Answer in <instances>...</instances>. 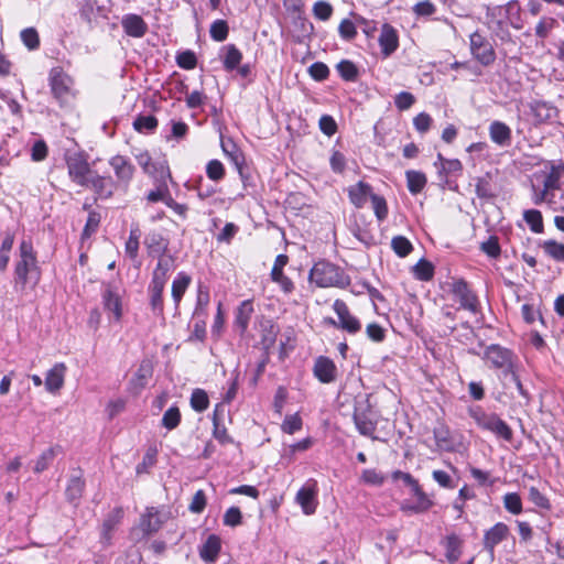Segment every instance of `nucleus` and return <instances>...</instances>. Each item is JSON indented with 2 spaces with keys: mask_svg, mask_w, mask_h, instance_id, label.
<instances>
[{
  "mask_svg": "<svg viewBox=\"0 0 564 564\" xmlns=\"http://www.w3.org/2000/svg\"><path fill=\"white\" fill-rule=\"evenodd\" d=\"M534 176L540 184H532L533 203L546 204L551 210L564 213V165L550 162Z\"/></svg>",
  "mask_w": 564,
  "mask_h": 564,
  "instance_id": "nucleus-1",
  "label": "nucleus"
},
{
  "mask_svg": "<svg viewBox=\"0 0 564 564\" xmlns=\"http://www.w3.org/2000/svg\"><path fill=\"white\" fill-rule=\"evenodd\" d=\"M13 275V288L22 295L34 290L40 283L41 268L31 240L23 239L20 242Z\"/></svg>",
  "mask_w": 564,
  "mask_h": 564,
  "instance_id": "nucleus-2",
  "label": "nucleus"
},
{
  "mask_svg": "<svg viewBox=\"0 0 564 564\" xmlns=\"http://www.w3.org/2000/svg\"><path fill=\"white\" fill-rule=\"evenodd\" d=\"M310 280L321 288L344 289L350 284L349 276L339 267L327 261H318L313 265Z\"/></svg>",
  "mask_w": 564,
  "mask_h": 564,
  "instance_id": "nucleus-3",
  "label": "nucleus"
},
{
  "mask_svg": "<svg viewBox=\"0 0 564 564\" xmlns=\"http://www.w3.org/2000/svg\"><path fill=\"white\" fill-rule=\"evenodd\" d=\"M469 416L478 427L491 432L497 437L507 442L512 440V430L495 413H487L481 406L473 405L468 409Z\"/></svg>",
  "mask_w": 564,
  "mask_h": 564,
  "instance_id": "nucleus-4",
  "label": "nucleus"
},
{
  "mask_svg": "<svg viewBox=\"0 0 564 564\" xmlns=\"http://www.w3.org/2000/svg\"><path fill=\"white\" fill-rule=\"evenodd\" d=\"M65 162L69 178L77 185L85 187L96 171L91 170L88 154L83 151H67Z\"/></svg>",
  "mask_w": 564,
  "mask_h": 564,
  "instance_id": "nucleus-5",
  "label": "nucleus"
},
{
  "mask_svg": "<svg viewBox=\"0 0 564 564\" xmlns=\"http://www.w3.org/2000/svg\"><path fill=\"white\" fill-rule=\"evenodd\" d=\"M354 422L360 434L373 437L378 423V414L367 398L357 399L354 410Z\"/></svg>",
  "mask_w": 564,
  "mask_h": 564,
  "instance_id": "nucleus-6",
  "label": "nucleus"
},
{
  "mask_svg": "<svg viewBox=\"0 0 564 564\" xmlns=\"http://www.w3.org/2000/svg\"><path fill=\"white\" fill-rule=\"evenodd\" d=\"M73 78L61 67H55L50 73V86L54 98L63 106L74 96Z\"/></svg>",
  "mask_w": 564,
  "mask_h": 564,
  "instance_id": "nucleus-7",
  "label": "nucleus"
},
{
  "mask_svg": "<svg viewBox=\"0 0 564 564\" xmlns=\"http://www.w3.org/2000/svg\"><path fill=\"white\" fill-rule=\"evenodd\" d=\"M134 159L143 173L152 177L154 181L171 178L170 167L165 160L153 161L148 151L134 153Z\"/></svg>",
  "mask_w": 564,
  "mask_h": 564,
  "instance_id": "nucleus-8",
  "label": "nucleus"
},
{
  "mask_svg": "<svg viewBox=\"0 0 564 564\" xmlns=\"http://www.w3.org/2000/svg\"><path fill=\"white\" fill-rule=\"evenodd\" d=\"M108 163L115 173V182L119 188L127 192L134 177L135 166L127 156L120 154L110 158Z\"/></svg>",
  "mask_w": 564,
  "mask_h": 564,
  "instance_id": "nucleus-9",
  "label": "nucleus"
},
{
  "mask_svg": "<svg viewBox=\"0 0 564 564\" xmlns=\"http://www.w3.org/2000/svg\"><path fill=\"white\" fill-rule=\"evenodd\" d=\"M451 292L454 299L459 303V308L466 310L471 314H477L479 312V300L465 281H453L451 284Z\"/></svg>",
  "mask_w": 564,
  "mask_h": 564,
  "instance_id": "nucleus-10",
  "label": "nucleus"
},
{
  "mask_svg": "<svg viewBox=\"0 0 564 564\" xmlns=\"http://www.w3.org/2000/svg\"><path fill=\"white\" fill-rule=\"evenodd\" d=\"M333 310L338 317V324L334 319H329V323L346 330L349 334H356L361 329L359 319L354 316L347 304L341 300H336L333 304Z\"/></svg>",
  "mask_w": 564,
  "mask_h": 564,
  "instance_id": "nucleus-11",
  "label": "nucleus"
},
{
  "mask_svg": "<svg viewBox=\"0 0 564 564\" xmlns=\"http://www.w3.org/2000/svg\"><path fill=\"white\" fill-rule=\"evenodd\" d=\"M317 485L314 480H308L296 494L295 501L306 516L315 513L317 501Z\"/></svg>",
  "mask_w": 564,
  "mask_h": 564,
  "instance_id": "nucleus-12",
  "label": "nucleus"
},
{
  "mask_svg": "<svg viewBox=\"0 0 564 564\" xmlns=\"http://www.w3.org/2000/svg\"><path fill=\"white\" fill-rule=\"evenodd\" d=\"M170 517L171 513L167 511L149 507L141 517L140 527L145 534H152L158 532Z\"/></svg>",
  "mask_w": 564,
  "mask_h": 564,
  "instance_id": "nucleus-13",
  "label": "nucleus"
},
{
  "mask_svg": "<svg viewBox=\"0 0 564 564\" xmlns=\"http://www.w3.org/2000/svg\"><path fill=\"white\" fill-rule=\"evenodd\" d=\"M86 188H91L98 198L108 199L112 197L115 191L119 188L111 176L99 175L97 172L90 177Z\"/></svg>",
  "mask_w": 564,
  "mask_h": 564,
  "instance_id": "nucleus-14",
  "label": "nucleus"
},
{
  "mask_svg": "<svg viewBox=\"0 0 564 564\" xmlns=\"http://www.w3.org/2000/svg\"><path fill=\"white\" fill-rule=\"evenodd\" d=\"M413 498L404 499L400 505V510L409 514H417L426 512L432 506L433 501L421 489L412 492Z\"/></svg>",
  "mask_w": 564,
  "mask_h": 564,
  "instance_id": "nucleus-15",
  "label": "nucleus"
},
{
  "mask_svg": "<svg viewBox=\"0 0 564 564\" xmlns=\"http://www.w3.org/2000/svg\"><path fill=\"white\" fill-rule=\"evenodd\" d=\"M486 361L497 369H509L512 366V354L510 350L499 346L490 345L485 350Z\"/></svg>",
  "mask_w": 564,
  "mask_h": 564,
  "instance_id": "nucleus-16",
  "label": "nucleus"
},
{
  "mask_svg": "<svg viewBox=\"0 0 564 564\" xmlns=\"http://www.w3.org/2000/svg\"><path fill=\"white\" fill-rule=\"evenodd\" d=\"M102 301L105 310L111 312L116 321L122 316L120 290L112 283L104 284Z\"/></svg>",
  "mask_w": 564,
  "mask_h": 564,
  "instance_id": "nucleus-17",
  "label": "nucleus"
},
{
  "mask_svg": "<svg viewBox=\"0 0 564 564\" xmlns=\"http://www.w3.org/2000/svg\"><path fill=\"white\" fill-rule=\"evenodd\" d=\"M378 42L383 57H389L399 47V35L397 30L392 25L384 23L381 28Z\"/></svg>",
  "mask_w": 564,
  "mask_h": 564,
  "instance_id": "nucleus-18",
  "label": "nucleus"
},
{
  "mask_svg": "<svg viewBox=\"0 0 564 564\" xmlns=\"http://www.w3.org/2000/svg\"><path fill=\"white\" fill-rule=\"evenodd\" d=\"M490 140L500 148L511 144L512 131L508 124L502 121L495 120L488 128Z\"/></svg>",
  "mask_w": 564,
  "mask_h": 564,
  "instance_id": "nucleus-19",
  "label": "nucleus"
},
{
  "mask_svg": "<svg viewBox=\"0 0 564 564\" xmlns=\"http://www.w3.org/2000/svg\"><path fill=\"white\" fill-rule=\"evenodd\" d=\"M66 370L64 362H57L47 371L44 382L46 391L56 393L63 388Z\"/></svg>",
  "mask_w": 564,
  "mask_h": 564,
  "instance_id": "nucleus-20",
  "label": "nucleus"
},
{
  "mask_svg": "<svg viewBox=\"0 0 564 564\" xmlns=\"http://www.w3.org/2000/svg\"><path fill=\"white\" fill-rule=\"evenodd\" d=\"M509 533V528L503 522H498L491 527L484 535V547L485 550L494 553L495 547L506 540Z\"/></svg>",
  "mask_w": 564,
  "mask_h": 564,
  "instance_id": "nucleus-21",
  "label": "nucleus"
},
{
  "mask_svg": "<svg viewBox=\"0 0 564 564\" xmlns=\"http://www.w3.org/2000/svg\"><path fill=\"white\" fill-rule=\"evenodd\" d=\"M314 375L321 382L329 383L336 379L337 368L329 358L318 357L315 361Z\"/></svg>",
  "mask_w": 564,
  "mask_h": 564,
  "instance_id": "nucleus-22",
  "label": "nucleus"
},
{
  "mask_svg": "<svg viewBox=\"0 0 564 564\" xmlns=\"http://www.w3.org/2000/svg\"><path fill=\"white\" fill-rule=\"evenodd\" d=\"M373 195L375 193L372 192V187L362 181L348 188L349 199L357 208L364 207L367 200L369 198L371 199V196Z\"/></svg>",
  "mask_w": 564,
  "mask_h": 564,
  "instance_id": "nucleus-23",
  "label": "nucleus"
},
{
  "mask_svg": "<svg viewBox=\"0 0 564 564\" xmlns=\"http://www.w3.org/2000/svg\"><path fill=\"white\" fill-rule=\"evenodd\" d=\"M284 7H286L288 11L292 12L295 25H299L301 29V35L310 34L313 26L303 17V0H284Z\"/></svg>",
  "mask_w": 564,
  "mask_h": 564,
  "instance_id": "nucleus-24",
  "label": "nucleus"
},
{
  "mask_svg": "<svg viewBox=\"0 0 564 564\" xmlns=\"http://www.w3.org/2000/svg\"><path fill=\"white\" fill-rule=\"evenodd\" d=\"M121 25L124 32L132 37H142L148 31L147 23L138 14H126L122 18Z\"/></svg>",
  "mask_w": 564,
  "mask_h": 564,
  "instance_id": "nucleus-25",
  "label": "nucleus"
},
{
  "mask_svg": "<svg viewBox=\"0 0 564 564\" xmlns=\"http://www.w3.org/2000/svg\"><path fill=\"white\" fill-rule=\"evenodd\" d=\"M152 373L153 368L151 362L148 360L142 361L130 381L132 390L135 393L140 392L148 384Z\"/></svg>",
  "mask_w": 564,
  "mask_h": 564,
  "instance_id": "nucleus-26",
  "label": "nucleus"
},
{
  "mask_svg": "<svg viewBox=\"0 0 564 564\" xmlns=\"http://www.w3.org/2000/svg\"><path fill=\"white\" fill-rule=\"evenodd\" d=\"M174 269V259L171 256L161 254L152 274V282L166 284L169 272Z\"/></svg>",
  "mask_w": 564,
  "mask_h": 564,
  "instance_id": "nucleus-27",
  "label": "nucleus"
},
{
  "mask_svg": "<svg viewBox=\"0 0 564 564\" xmlns=\"http://www.w3.org/2000/svg\"><path fill=\"white\" fill-rule=\"evenodd\" d=\"M253 314V305L251 301H243L236 312L235 326L240 335H243L248 328L250 318Z\"/></svg>",
  "mask_w": 564,
  "mask_h": 564,
  "instance_id": "nucleus-28",
  "label": "nucleus"
},
{
  "mask_svg": "<svg viewBox=\"0 0 564 564\" xmlns=\"http://www.w3.org/2000/svg\"><path fill=\"white\" fill-rule=\"evenodd\" d=\"M220 546V539L217 535L212 534L207 538L199 550V555L206 562H214L219 554Z\"/></svg>",
  "mask_w": 564,
  "mask_h": 564,
  "instance_id": "nucleus-29",
  "label": "nucleus"
},
{
  "mask_svg": "<svg viewBox=\"0 0 564 564\" xmlns=\"http://www.w3.org/2000/svg\"><path fill=\"white\" fill-rule=\"evenodd\" d=\"M445 556L452 564L456 563L462 555V540L456 534H451L444 541Z\"/></svg>",
  "mask_w": 564,
  "mask_h": 564,
  "instance_id": "nucleus-30",
  "label": "nucleus"
},
{
  "mask_svg": "<svg viewBox=\"0 0 564 564\" xmlns=\"http://www.w3.org/2000/svg\"><path fill=\"white\" fill-rule=\"evenodd\" d=\"M191 284V276L185 272H180L172 283V297L177 307L184 293Z\"/></svg>",
  "mask_w": 564,
  "mask_h": 564,
  "instance_id": "nucleus-31",
  "label": "nucleus"
},
{
  "mask_svg": "<svg viewBox=\"0 0 564 564\" xmlns=\"http://www.w3.org/2000/svg\"><path fill=\"white\" fill-rule=\"evenodd\" d=\"M165 284L152 282L149 285L150 305L155 314L163 313V290Z\"/></svg>",
  "mask_w": 564,
  "mask_h": 564,
  "instance_id": "nucleus-32",
  "label": "nucleus"
},
{
  "mask_svg": "<svg viewBox=\"0 0 564 564\" xmlns=\"http://www.w3.org/2000/svg\"><path fill=\"white\" fill-rule=\"evenodd\" d=\"M532 111L534 117L541 122L552 120L557 116V108L546 101H536L532 106Z\"/></svg>",
  "mask_w": 564,
  "mask_h": 564,
  "instance_id": "nucleus-33",
  "label": "nucleus"
},
{
  "mask_svg": "<svg viewBox=\"0 0 564 564\" xmlns=\"http://www.w3.org/2000/svg\"><path fill=\"white\" fill-rule=\"evenodd\" d=\"M433 434L435 443L440 449L447 452L453 449L451 432L446 425L438 424L437 426L434 427Z\"/></svg>",
  "mask_w": 564,
  "mask_h": 564,
  "instance_id": "nucleus-34",
  "label": "nucleus"
},
{
  "mask_svg": "<svg viewBox=\"0 0 564 564\" xmlns=\"http://www.w3.org/2000/svg\"><path fill=\"white\" fill-rule=\"evenodd\" d=\"M58 453H61V446L58 445L45 449L35 462L34 473L41 474L46 470Z\"/></svg>",
  "mask_w": 564,
  "mask_h": 564,
  "instance_id": "nucleus-35",
  "label": "nucleus"
},
{
  "mask_svg": "<svg viewBox=\"0 0 564 564\" xmlns=\"http://www.w3.org/2000/svg\"><path fill=\"white\" fill-rule=\"evenodd\" d=\"M523 219L532 232L542 234L544 231L543 216L540 210L533 208L524 210Z\"/></svg>",
  "mask_w": 564,
  "mask_h": 564,
  "instance_id": "nucleus-36",
  "label": "nucleus"
},
{
  "mask_svg": "<svg viewBox=\"0 0 564 564\" xmlns=\"http://www.w3.org/2000/svg\"><path fill=\"white\" fill-rule=\"evenodd\" d=\"M123 516V511L121 508L113 509L102 523V539L107 542L110 540L112 530L117 527V524L121 521Z\"/></svg>",
  "mask_w": 564,
  "mask_h": 564,
  "instance_id": "nucleus-37",
  "label": "nucleus"
},
{
  "mask_svg": "<svg viewBox=\"0 0 564 564\" xmlns=\"http://www.w3.org/2000/svg\"><path fill=\"white\" fill-rule=\"evenodd\" d=\"M166 182L167 180L155 181V189L150 191L147 194L145 199L149 203L163 202L164 204H166L167 199L171 196Z\"/></svg>",
  "mask_w": 564,
  "mask_h": 564,
  "instance_id": "nucleus-38",
  "label": "nucleus"
},
{
  "mask_svg": "<svg viewBox=\"0 0 564 564\" xmlns=\"http://www.w3.org/2000/svg\"><path fill=\"white\" fill-rule=\"evenodd\" d=\"M144 245L147 246L150 254L163 253L167 248L162 235L155 231L145 236Z\"/></svg>",
  "mask_w": 564,
  "mask_h": 564,
  "instance_id": "nucleus-39",
  "label": "nucleus"
},
{
  "mask_svg": "<svg viewBox=\"0 0 564 564\" xmlns=\"http://www.w3.org/2000/svg\"><path fill=\"white\" fill-rule=\"evenodd\" d=\"M541 248L543 249L544 253L551 259L558 262L564 261V243L550 239L543 241Z\"/></svg>",
  "mask_w": 564,
  "mask_h": 564,
  "instance_id": "nucleus-40",
  "label": "nucleus"
},
{
  "mask_svg": "<svg viewBox=\"0 0 564 564\" xmlns=\"http://www.w3.org/2000/svg\"><path fill=\"white\" fill-rule=\"evenodd\" d=\"M408 188L410 193L417 194L420 193L424 186L426 185V177L422 172L419 171H408L405 173Z\"/></svg>",
  "mask_w": 564,
  "mask_h": 564,
  "instance_id": "nucleus-41",
  "label": "nucleus"
},
{
  "mask_svg": "<svg viewBox=\"0 0 564 564\" xmlns=\"http://www.w3.org/2000/svg\"><path fill=\"white\" fill-rule=\"evenodd\" d=\"M339 76L346 82H356L358 78V68L349 59H343L336 65Z\"/></svg>",
  "mask_w": 564,
  "mask_h": 564,
  "instance_id": "nucleus-42",
  "label": "nucleus"
},
{
  "mask_svg": "<svg viewBox=\"0 0 564 564\" xmlns=\"http://www.w3.org/2000/svg\"><path fill=\"white\" fill-rule=\"evenodd\" d=\"M85 481L80 476H73L66 487V497L69 501L74 502L82 497Z\"/></svg>",
  "mask_w": 564,
  "mask_h": 564,
  "instance_id": "nucleus-43",
  "label": "nucleus"
},
{
  "mask_svg": "<svg viewBox=\"0 0 564 564\" xmlns=\"http://www.w3.org/2000/svg\"><path fill=\"white\" fill-rule=\"evenodd\" d=\"M503 507L511 514H520L523 510L522 500L519 494L508 492L503 496Z\"/></svg>",
  "mask_w": 564,
  "mask_h": 564,
  "instance_id": "nucleus-44",
  "label": "nucleus"
},
{
  "mask_svg": "<svg viewBox=\"0 0 564 564\" xmlns=\"http://www.w3.org/2000/svg\"><path fill=\"white\" fill-rule=\"evenodd\" d=\"M312 445L313 440L310 436L296 443L290 444L288 447H284V458L288 457L292 459L296 454L306 452L308 448H311Z\"/></svg>",
  "mask_w": 564,
  "mask_h": 564,
  "instance_id": "nucleus-45",
  "label": "nucleus"
},
{
  "mask_svg": "<svg viewBox=\"0 0 564 564\" xmlns=\"http://www.w3.org/2000/svg\"><path fill=\"white\" fill-rule=\"evenodd\" d=\"M416 279L421 281H430L434 275V267L425 259H421L413 268Z\"/></svg>",
  "mask_w": 564,
  "mask_h": 564,
  "instance_id": "nucleus-46",
  "label": "nucleus"
},
{
  "mask_svg": "<svg viewBox=\"0 0 564 564\" xmlns=\"http://www.w3.org/2000/svg\"><path fill=\"white\" fill-rule=\"evenodd\" d=\"M528 498L538 508H541L544 510L551 509V502H550L549 498L543 492H541L539 488H536L534 486L529 487Z\"/></svg>",
  "mask_w": 564,
  "mask_h": 564,
  "instance_id": "nucleus-47",
  "label": "nucleus"
},
{
  "mask_svg": "<svg viewBox=\"0 0 564 564\" xmlns=\"http://www.w3.org/2000/svg\"><path fill=\"white\" fill-rule=\"evenodd\" d=\"M209 405L207 393L202 389H195L191 397V406L196 412L205 411Z\"/></svg>",
  "mask_w": 564,
  "mask_h": 564,
  "instance_id": "nucleus-48",
  "label": "nucleus"
},
{
  "mask_svg": "<svg viewBox=\"0 0 564 564\" xmlns=\"http://www.w3.org/2000/svg\"><path fill=\"white\" fill-rule=\"evenodd\" d=\"M229 32L228 24L225 20H216L210 25V36L217 42H223L227 39Z\"/></svg>",
  "mask_w": 564,
  "mask_h": 564,
  "instance_id": "nucleus-49",
  "label": "nucleus"
},
{
  "mask_svg": "<svg viewBox=\"0 0 564 564\" xmlns=\"http://www.w3.org/2000/svg\"><path fill=\"white\" fill-rule=\"evenodd\" d=\"M141 232L138 227L132 228L130 230L129 238L126 242V253L131 258L134 259L138 256L139 251V239H140Z\"/></svg>",
  "mask_w": 564,
  "mask_h": 564,
  "instance_id": "nucleus-50",
  "label": "nucleus"
},
{
  "mask_svg": "<svg viewBox=\"0 0 564 564\" xmlns=\"http://www.w3.org/2000/svg\"><path fill=\"white\" fill-rule=\"evenodd\" d=\"M437 160L441 162V173H445L446 175L449 174H457L460 173L463 170V165L459 160L457 159H444L442 154L437 155Z\"/></svg>",
  "mask_w": 564,
  "mask_h": 564,
  "instance_id": "nucleus-51",
  "label": "nucleus"
},
{
  "mask_svg": "<svg viewBox=\"0 0 564 564\" xmlns=\"http://www.w3.org/2000/svg\"><path fill=\"white\" fill-rule=\"evenodd\" d=\"M391 247L399 257H406L413 249L412 243L403 236L394 237Z\"/></svg>",
  "mask_w": 564,
  "mask_h": 564,
  "instance_id": "nucleus-52",
  "label": "nucleus"
},
{
  "mask_svg": "<svg viewBox=\"0 0 564 564\" xmlns=\"http://www.w3.org/2000/svg\"><path fill=\"white\" fill-rule=\"evenodd\" d=\"M21 40L29 50H36L40 46L39 33L34 28H26L21 31Z\"/></svg>",
  "mask_w": 564,
  "mask_h": 564,
  "instance_id": "nucleus-53",
  "label": "nucleus"
},
{
  "mask_svg": "<svg viewBox=\"0 0 564 564\" xmlns=\"http://www.w3.org/2000/svg\"><path fill=\"white\" fill-rule=\"evenodd\" d=\"M181 421V413L177 406H171L165 411L162 417V425L167 430L175 429Z\"/></svg>",
  "mask_w": 564,
  "mask_h": 564,
  "instance_id": "nucleus-54",
  "label": "nucleus"
},
{
  "mask_svg": "<svg viewBox=\"0 0 564 564\" xmlns=\"http://www.w3.org/2000/svg\"><path fill=\"white\" fill-rule=\"evenodd\" d=\"M156 127L158 119L154 116H139L133 122V128L138 132L152 131Z\"/></svg>",
  "mask_w": 564,
  "mask_h": 564,
  "instance_id": "nucleus-55",
  "label": "nucleus"
},
{
  "mask_svg": "<svg viewBox=\"0 0 564 564\" xmlns=\"http://www.w3.org/2000/svg\"><path fill=\"white\" fill-rule=\"evenodd\" d=\"M370 200L376 217L379 221H383L388 216V206L384 197L375 194Z\"/></svg>",
  "mask_w": 564,
  "mask_h": 564,
  "instance_id": "nucleus-56",
  "label": "nucleus"
},
{
  "mask_svg": "<svg viewBox=\"0 0 564 564\" xmlns=\"http://www.w3.org/2000/svg\"><path fill=\"white\" fill-rule=\"evenodd\" d=\"M206 174L212 181L218 182L225 176V167L219 160H210L206 166Z\"/></svg>",
  "mask_w": 564,
  "mask_h": 564,
  "instance_id": "nucleus-57",
  "label": "nucleus"
},
{
  "mask_svg": "<svg viewBox=\"0 0 564 564\" xmlns=\"http://www.w3.org/2000/svg\"><path fill=\"white\" fill-rule=\"evenodd\" d=\"M241 53L235 45H228L226 47V56L224 59V65L227 69L236 68L241 62Z\"/></svg>",
  "mask_w": 564,
  "mask_h": 564,
  "instance_id": "nucleus-58",
  "label": "nucleus"
},
{
  "mask_svg": "<svg viewBox=\"0 0 564 564\" xmlns=\"http://www.w3.org/2000/svg\"><path fill=\"white\" fill-rule=\"evenodd\" d=\"M473 56L484 66L494 63L496 55L492 45H484L479 51H476Z\"/></svg>",
  "mask_w": 564,
  "mask_h": 564,
  "instance_id": "nucleus-59",
  "label": "nucleus"
},
{
  "mask_svg": "<svg viewBox=\"0 0 564 564\" xmlns=\"http://www.w3.org/2000/svg\"><path fill=\"white\" fill-rule=\"evenodd\" d=\"M308 74L315 80H325L329 75V68L322 62H315L308 67Z\"/></svg>",
  "mask_w": 564,
  "mask_h": 564,
  "instance_id": "nucleus-60",
  "label": "nucleus"
},
{
  "mask_svg": "<svg viewBox=\"0 0 564 564\" xmlns=\"http://www.w3.org/2000/svg\"><path fill=\"white\" fill-rule=\"evenodd\" d=\"M303 426L302 417L299 413L288 415L284 417V433L294 434Z\"/></svg>",
  "mask_w": 564,
  "mask_h": 564,
  "instance_id": "nucleus-61",
  "label": "nucleus"
},
{
  "mask_svg": "<svg viewBox=\"0 0 564 564\" xmlns=\"http://www.w3.org/2000/svg\"><path fill=\"white\" fill-rule=\"evenodd\" d=\"M318 127L321 131L327 137L334 135L337 131V123L335 119L329 115H323L319 118Z\"/></svg>",
  "mask_w": 564,
  "mask_h": 564,
  "instance_id": "nucleus-62",
  "label": "nucleus"
},
{
  "mask_svg": "<svg viewBox=\"0 0 564 564\" xmlns=\"http://www.w3.org/2000/svg\"><path fill=\"white\" fill-rule=\"evenodd\" d=\"M361 479L367 485L381 486L386 477L376 469H365L362 470Z\"/></svg>",
  "mask_w": 564,
  "mask_h": 564,
  "instance_id": "nucleus-63",
  "label": "nucleus"
},
{
  "mask_svg": "<svg viewBox=\"0 0 564 564\" xmlns=\"http://www.w3.org/2000/svg\"><path fill=\"white\" fill-rule=\"evenodd\" d=\"M414 102L415 97L408 91H401L394 98V105L401 111L410 109Z\"/></svg>",
  "mask_w": 564,
  "mask_h": 564,
  "instance_id": "nucleus-64",
  "label": "nucleus"
}]
</instances>
